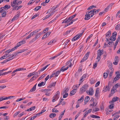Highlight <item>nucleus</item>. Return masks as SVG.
<instances>
[{"instance_id": "4c0bfd02", "label": "nucleus", "mask_w": 120, "mask_h": 120, "mask_svg": "<svg viewBox=\"0 0 120 120\" xmlns=\"http://www.w3.org/2000/svg\"><path fill=\"white\" fill-rule=\"evenodd\" d=\"M95 10V9L92 10L89 12L87 11L86 12V14H89L91 15L92 14H93L94 13V11Z\"/></svg>"}, {"instance_id": "a211bd4d", "label": "nucleus", "mask_w": 120, "mask_h": 120, "mask_svg": "<svg viewBox=\"0 0 120 120\" xmlns=\"http://www.w3.org/2000/svg\"><path fill=\"white\" fill-rule=\"evenodd\" d=\"M35 108H36V107L35 106H32V107H31L30 108H29V109H28L27 110H25V111H28L30 112L31 111L34 110L35 109Z\"/></svg>"}, {"instance_id": "13d9d810", "label": "nucleus", "mask_w": 120, "mask_h": 120, "mask_svg": "<svg viewBox=\"0 0 120 120\" xmlns=\"http://www.w3.org/2000/svg\"><path fill=\"white\" fill-rule=\"evenodd\" d=\"M113 73V72L112 71H111L109 74V79H111V77L112 75V74Z\"/></svg>"}, {"instance_id": "20e7f679", "label": "nucleus", "mask_w": 120, "mask_h": 120, "mask_svg": "<svg viewBox=\"0 0 120 120\" xmlns=\"http://www.w3.org/2000/svg\"><path fill=\"white\" fill-rule=\"evenodd\" d=\"M90 53V52H88L87 53L85 54L84 57L82 59L80 63L83 62L86 60L88 59Z\"/></svg>"}, {"instance_id": "69168bd1", "label": "nucleus", "mask_w": 120, "mask_h": 120, "mask_svg": "<svg viewBox=\"0 0 120 120\" xmlns=\"http://www.w3.org/2000/svg\"><path fill=\"white\" fill-rule=\"evenodd\" d=\"M120 116L118 115H117L116 116H115L114 118V120H117L118 118Z\"/></svg>"}, {"instance_id": "9b49d317", "label": "nucleus", "mask_w": 120, "mask_h": 120, "mask_svg": "<svg viewBox=\"0 0 120 120\" xmlns=\"http://www.w3.org/2000/svg\"><path fill=\"white\" fill-rule=\"evenodd\" d=\"M51 32H49L45 34L43 36L42 38V40L44 39L45 38L48 37V36L51 34Z\"/></svg>"}, {"instance_id": "49530a36", "label": "nucleus", "mask_w": 120, "mask_h": 120, "mask_svg": "<svg viewBox=\"0 0 120 120\" xmlns=\"http://www.w3.org/2000/svg\"><path fill=\"white\" fill-rule=\"evenodd\" d=\"M19 52H14V54L12 55V56H11V57H12V58H14L15 57H14V56H16L18 54H19Z\"/></svg>"}, {"instance_id": "cd10ccee", "label": "nucleus", "mask_w": 120, "mask_h": 120, "mask_svg": "<svg viewBox=\"0 0 120 120\" xmlns=\"http://www.w3.org/2000/svg\"><path fill=\"white\" fill-rule=\"evenodd\" d=\"M99 89L98 88L96 89L95 96L97 97H98V95L99 93Z\"/></svg>"}, {"instance_id": "c9c22d12", "label": "nucleus", "mask_w": 120, "mask_h": 120, "mask_svg": "<svg viewBox=\"0 0 120 120\" xmlns=\"http://www.w3.org/2000/svg\"><path fill=\"white\" fill-rule=\"evenodd\" d=\"M50 65V64H49L47 65H46L45 67H43L40 70L39 72H42L48 66Z\"/></svg>"}, {"instance_id": "603ef678", "label": "nucleus", "mask_w": 120, "mask_h": 120, "mask_svg": "<svg viewBox=\"0 0 120 120\" xmlns=\"http://www.w3.org/2000/svg\"><path fill=\"white\" fill-rule=\"evenodd\" d=\"M114 107V104H111L109 105V109H112Z\"/></svg>"}, {"instance_id": "2eb2a0df", "label": "nucleus", "mask_w": 120, "mask_h": 120, "mask_svg": "<svg viewBox=\"0 0 120 120\" xmlns=\"http://www.w3.org/2000/svg\"><path fill=\"white\" fill-rule=\"evenodd\" d=\"M120 39V37L119 36L118 38L117 39L116 42L114 44V49H115L116 47V46L118 42Z\"/></svg>"}, {"instance_id": "2f4dec72", "label": "nucleus", "mask_w": 120, "mask_h": 120, "mask_svg": "<svg viewBox=\"0 0 120 120\" xmlns=\"http://www.w3.org/2000/svg\"><path fill=\"white\" fill-rule=\"evenodd\" d=\"M13 59V58H12V57H10L8 58L5 60L3 61L4 62V63H5L6 62H7L10 61L11 60H12Z\"/></svg>"}, {"instance_id": "a18cd8bd", "label": "nucleus", "mask_w": 120, "mask_h": 120, "mask_svg": "<svg viewBox=\"0 0 120 120\" xmlns=\"http://www.w3.org/2000/svg\"><path fill=\"white\" fill-rule=\"evenodd\" d=\"M120 24H117L115 27V29L116 30H119L120 29Z\"/></svg>"}, {"instance_id": "f3484780", "label": "nucleus", "mask_w": 120, "mask_h": 120, "mask_svg": "<svg viewBox=\"0 0 120 120\" xmlns=\"http://www.w3.org/2000/svg\"><path fill=\"white\" fill-rule=\"evenodd\" d=\"M69 17L68 19L67 18L65 19L62 22V23H67L69 22L71 20V19H69Z\"/></svg>"}, {"instance_id": "0e129e2a", "label": "nucleus", "mask_w": 120, "mask_h": 120, "mask_svg": "<svg viewBox=\"0 0 120 120\" xmlns=\"http://www.w3.org/2000/svg\"><path fill=\"white\" fill-rule=\"evenodd\" d=\"M4 10L3 7H2L0 8V13H1L4 11Z\"/></svg>"}, {"instance_id": "bf43d9fd", "label": "nucleus", "mask_w": 120, "mask_h": 120, "mask_svg": "<svg viewBox=\"0 0 120 120\" xmlns=\"http://www.w3.org/2000/svg\"><path fill=\"white\" fill-rule=\"evenodd\" d=\"M27 49H23L20 50V51L18 52L19 53H22L23 52H24L25 51H27Z\"/></svg>"}, {"instance_id": "39448f33", "label": "nucleus", "mask_w": 120, "mask_h": 120, "mask_svg": "<svg viewBox=\"0 0 120 120\" xmlns=\"http://www.w3.org/2000/svg\"><path fill=\"white\" fill-rule=\"evenodd\" d=\"M18 4L17 3V0H14L13 2L11 3V7L14 8H17L18 7Z\"/></svg>"}, {"instance_id": "7c9ffc66", "label": "nucleus", "mask_w": 120, "mask_h": 120, "mask_svg": "<svg viewBox=\"0 0 120 120\" xmlns=\"http://www.w3.org/2000/svg\"><path fill=\"white\" fill-rule=\"evenodd\" d=\"M109 43L106 45L107 46L110 47V46H112V45L114 44V43L113 42L111 41H109Z\"/></svg>"}, {"instance_id": "6ab92c4d", "label": "nucleus", "mask_w": 120, "mask_h": 120, "mask_svg": "<svg viewBox=\"0 0 120 120\" xmlns=\"http://www.w3.org/2000/svg\"><path fill=\"white\" fill-rule=\"evenodd\" d=\"M8 57H9V56H8V54H6L2 56L0 58V60L4 59H5Z\"/></svg>"}, {"instance_id": "7ed1b4c3", "label": "nucleus", "mask_w": 120, "mask_h": 120, "mask_svg": "<svg viewBox=\"0 0 120 120\" xmlns=\"http://www.w3.org/2000/svg\"><path fill=\"white\" fill-rule=\"evenodd\" d=\"M88 87V85L86 84H85L80 88L79 91L80 93L82 94L85 92L87 89Z\"/></svg>"}, {"instance_id": "6e6d98bb", "label": "nucleus", "mask_w": 120, "mask_h": 120, "mask_svg": "<svg viewBox=\"0 0 120 120\" xmlns=\"http://www.w3.org/2000/svg\"><path fill=\"white\" fill-rule=\"evenodd\" d=\"M6 14V12L5 11H4L2 12V17H4L5 16Z\"/></svg>"}, {"instance_id": "f257e3e1", "label": "nucleus", "mask_w": 120, "mask_h": 120, "mask_svg": "<svg viewBox=\"0 0 120 120\" xmlns=\"http://www.w3.org/2000/svg\"><path fill=\"white\" fill-rule=\"evenodd\" d=\"M98 54L97 59H98V61L99 62L101 59V55L103 53V50H101L99 49L98 51Z\"/></svg>"}, {"instance_id": "4468645a", "label": "nucleus", "mask_w": 120, "mask_h": 120, "mask_svg": "<svg viewBox=\"0 0 120 120\" xmlns=\"http://www.w3.org/2000/svg\"><path fill=\"white\" fill-rule=\"evenodd\" d=\"M114 3H112L110 4L105 9L104 11L106 12L107 11L108 9L110 8H112V6L113 5Z\"/></svg>"}, {"instance_id": "f8f14e48", "label": "nucleus", "mask_w": 120, "mask_h": 120, "mask_svg": "<svg viewBox=\"0 0 120 120\" xmlns=\"http://www.w3.org/2000/svg\"><path fill=\"white\" fill-rule=\"evenodd\" d=\"M56 94L54 95L53 98L57 99L58 98L59 96L60 92L59 91H58L56 93Z\"/></svg>"}, {"instance_id": "f704fd0d", "label": "nucleus", "mask_w": 120, "mask_h": 120, "mask_svg": "<svg viewBox=\"0 0 120 120\" xmlns=\"http://www.w3.org/2000/svg\"><path fill=\"white\" fill-rule=\"evenodd\" d=\"M94 91L92 88H91L89 92V94L90 95H92L94 93Z\"/></svg>"}, {"instance_id": "ea45409f", "label": "nucleus", "mask_w": 120, "mask_h": 120, "mask_svg": "<svg viewBox=\"0 0 120 120\" xmlns=\"http://www.w3.org/2000/svg\"><path fill=\"white\" fill-rule=\"evenodd\" d=\"M36 74V72L35 71L33 73H30L29 75H28L27 76L28 77H30L33 76L34 75Z\"/></svg>"}, {"instance_id": "a19ab883", "label": "nucleus", "mask_w": 120, "mask_h": 120, "mask_svg": "<svg viewBox=\"0 0 120 120\" xmlns=\"http://www.w3.org/2000/svg\"><path fill=\"white\" fill-rule=\"evenodd\" d=\"M80 84H79L78 85H75L73 86V87L74 88V89H76V90L79 87Z\"/></svg>"}, {"instance_id": "e2e57ef3", "label": "nucleus", "mask_w": 120, "mask_h": 120, "mask_svg": "<svg viewBox=\"0 0 120 120\" xmlns=\"http://www.w3.org/2000/svg\"><path fill=\"white\" fill-rule=\"evenodd\" d=\"M76 16V14L72 16L69 17V19H71V20L73 19Z\"/></svg>"}, {"instance_id": "a878e982", "label": "nucleus", "mask_w": 120, "mask_h": 120, "mask_svg": "<svg viewBox=\"0 0 120 120\" xmlns=\"http://www.w3.org/2000/svg\"><path fill=\"white\" fill-rule=\"evenodd\" d=\"M108 67L110 68V69L112 70V63L110 61H108Z\"/></svg>"}, {"instance_id": "864d4df0", "label": "nucleus", "mask_w": 120, "mask_h": 120, "mask_svg": "<svg viewBox=\"0 0 120 120\" xmlns=\"http://www.w3.org/2000/svg\"><path fill=\"white\" fill-rule=\"evenodd\" d=\"M61 71H60V70L59 71H56L55 73V76L56 77L59 74V73L61 72Z\"/></svg>"}, {"instance_id": "774afa93", "label": "nucleus", "mask_w": 120, "mask_h": 120, "mask_svg": "<svg viewBox=\"0 0 120 120\" xmlns=\"http://www.w3.org/2000/svg\"><path fill=\"white\" fill-rule=\"evenodd\" d=\"M6 80L5 79H2L0 80V83H3L6 82Z\"/></svg>"}, {"instance_id": "4d7b16f0", "label": "nucleus", "mask_w": 120, "mask_h": 120, "mask_svg": "<svg viewBox=\"0 0 120 120\" xmlns=\"http://www.w3.org/2000/svg\"><path fill=\"white\" fill-rule=\"evenodd\" d=\"M97 104V102L96 101H94L93 103V107L95 106Z\"/></svg>"}, {"instance_id": "37998d69", "label": "nucleus", "mask_w": 120, "mask_h": 120, "mask_svg": "<svg viewBox=\"0 0 120 120\" xmlns=\"http://www.w3.org/2000/svg\"><path fill=\"white\" fill-rule=\"evenodd\" d=\"M119 85L118 83H117L115 85V87L114 86L113 87L112 89H114L115 90H116L117 88H118V86H119Z\"/></svg>"}, {"instance_id": "8fccbe9b", "label": "nucleus", "mask_w": 120, "mask_h": 120, "mask_svg": "<svg viewBox=\"0 0 120 120\" xmlns=\"http://www.w3.org/2000/svg\"><path fill=\"white\" fill-rule=\"evenodd\" d=\"M11 71H8L6 72H5L4 73H3L2 74V75H6L8 73H11Z\"/></svg>"}, {"instance_id": "412c9836", "label": "nucleus", "mask_w": 120, "mask_h": 120, "mask_svg": "<svg viewBox=\"0 0 120 120\" xmlns=\"http://www.w3.org/2000/svg\"><path fill=\"white\" fill-rule=\"evenodd\" d=\"M90 97L88 96H86L85 97L84 100L85 104H86L87 103V102L89 101L90 100Z\"/></svg>"}, {"instance_id": "680f3d73", "label": "nucleus", "mask_w": 120, "mask_h": 120, "mask_svg": "<svg viewBox=\"0 0 120 120\" xmlns=\"http://www.w3.org/2000/svg\"><path fill=\"white\" fill-rule=\"evenodd\" d=\"M99 110V109L95 107L94 109H93V111H94L96 112L98 111Z\"/></svg>"}, {"instance_id": "5fc2aeb1", "label": "nucleus", "mask_w": 120, "mask_h": 120, "mask_svg": "<svg viewBox=\"0 0 120 120\" xmlns=\"http://www.w3.org/2000/svg\"><path fill=\"white\" fill-rule=\"evenodd\" d=\"M92 34H91L87 38L86 41V43H87V42L89 39H90L91 37H92Z\"/></svg>"}, {"instance_id": "09e8293b", "label": "nucleus", "mask_w": 120, "mask_h": 120, "mask_svg": "<svg viewBox=\"0 0 120 120\" xmlns=\"http://www.w3.org/2000/svg\"><path fill=\"white\" fill-rule=\"evenodd\" d=\"M84 99V96H83L80 98V99H78V101H80L81 102H82Z\"/></svg>"}, {"instance_id": "4be33fe9", "label": "nucleus", "mask_w": 120, "mask_h": 120, "mask_svg": "<svg viewBox=\"0 0 120 120\" xmlns=\"http://www.w3.org/2000/svg\"><path fill=\"white\" fill-rule=\"evenodd\" d=\"M26 70L25 68H17L16 69V70H14L13 71V72H15L16 71H22V70Z\"/></svg>"}, {"instance_id": "58836bf2", "label": "nucleus", "mask_w": 120, "mask_h": 120, "mask_svg": "<svg viewBox=\"0 0 120 120\" xmlns=\"http://www.w3.org/2000/svg\"><path fill=\"white\" fill-rule=\"evenodd\" d=\"M90 116L91 117L93 118L98 119H99L100 118V117L98 116L95 115H91Z\"/></svg>"}, {"instance_id": "9d476101", "label": "nucleus", "mask_w": 120, "mask_h": 120, "mask_svg": "<svg viewBox=\"0 0 120 120\" xmlns=\"http://www.w3.org/2000/svg\"><path fill=\"white\" fill-rule=\"evenodd\" d=\"M115 33V37L111 36L109 39V40L111 41H114L116 39V38L117 35V33L116 32H114Z\"/></svg>"}, {"instance_id": "3c124183", "label": "nucleus", "mask_w": 120, "mask_h": 120, "mask_svg": "<svg viewBox=\"0 0 120 120\" xmlns=\"http://www.w3.org/2000/svg\"><path fill=\"white\" fill-rule=\"evenodd\" d=\"M96 6H94V5H92V6L89 7L87 9V10H89L91 9L92 8H96Z\"/></svg>"}, {"instance_id": "473e14b6", "label": "nucleus", "mask_w": 120, "mask_h": 120, "mask_svg": "<svg viewBox=\"0 0 120 120\" xmlns=\"http://www.w3.org/2000/svg\"><path fill=\"white\" fill-rule=\"evenodd\" d=\"M76 91V89H74L70 92V94L71 95H73L75 93Z\"/></svg>"}, {"instance_id": "de8ad7c7", "label": "nucleus", "mask_w": 120, "mask_h": 120, "mask_svg": "<svg viewBox=\"0 0 120 120\" xmlns=\"http://www.w3.org/2000/svg\"><path fill=\"white\" fill-rule=\"evenodd\" d=\"M55 12V11H53V10L51 11V10L50 9V11H49L50 14H49L50 15V16L54 14V12Z\"/></svg>"}, {"instance_id": "1a4fd4ad", "label": "nucleus", "mask_w": 120, "mask_h": 120, "mask_svg": "<svg viewBox=\"0 0 120 120\" xmlns=\"http://www.w3.org/2000/svg\"><path fill=\"white\" fill-rule=\"evenodd\" d=\"M115 62H113V64L115 65H117L119 61V57L117 56H116L114 59Z\"/></svg>"}, {"instance_id": "dca6fc26", "label": "nucleus", "mask_w": 120, "mask_h": 120, "mask_svg": "<svg viewBox=\"0 0 120 120\" xmlns=\"http://www.w3.org/2000/svg\"><path fill=\"white\" fill-rule=\"evenodd\" d=\"M119 100V98L117 97H115L113 98L112 99V101L109 102V103H111L112 102H114L117 101H118Z\"/></svg>"}, {"instance_id": "72a5a7b5", "label": "nucleus", "mask_w": 120, "mask_h": 120, "mask_svg": "<svg viewBox=\"0 0 120 120\" xmlns=\"http://www.w3.org/2000/svg\"><path fill=\"white\" fill-rule=\"evenodd\" d=\"M56 82H54L52 83L49 86V88H51L52 86H55L56 84Z\"/></svg>"}, {"instance_id": "b1692460", "label": "nucleus", "mask_w": 120, "mask_h": 120, "mask_svg": "<svg viewBox=\"0 0 120 120\" xmlns=\"http://www.w3.org/2000/svg\"><path fill=\"white\" fill-rule=\"evenodd\" d=\"M19 17V14H17L16 15H15L14 18L12 19L11 21H13L14 20L17 19Z\"/></svg>"}, {"instance_id": "e433bc0d", "label": "nucleus", "mask_w": 120, "mask_h": 120, "mask_svg": "<svg viewBox=\"0 0 120 120\" xmlns=\"http://www.w3.org/2000/svg\"><path fill=\"white\" fill-rule=\"evenodd\" d=\"M69 90V89L68 88V87H67V88L66 87L65 90L62 91V93L64 94V93H67V92Z\"/></svg>"}, {"instance_id": "bb28decb", "label": "nucleus", "mask_w": 120, "mask_h": 120, "mask_svg": "<svg viewBox=\"0 0 120 120\" xmlns=\"http://www.w3.org/2000/svg\"><path fill=\"white\" fill-rule=\"evenodd\" d=\"M36 85L37 84L34 86L33 87L30 91V92H33L35 90Z\"/></svg>"}, {"instance_id": "338daca9", "label": "nucleus", "mask_w": 120, "mask_h": 120, "mask_svg": "<svg viewBox=\"0 0 120 120\" xmlns=\"http://www.w3.org/2000/svg\"><path fill=\"white\" fill-rule=\"evenodd\" d=\"M91 110H92V109H89V110L88 111H86L85 112V113H86L87 114H88V113H90L91 112Z\"/></svg>"}, {"instance_id": "aec40b11", "label": "nucleus", "mask_w": 120, "mask_h": 120, "mask_svg": "<svg viewBox=\"0 0 120 120\" xmlns=\"http://www.w3.org/2000/svg\"><path fill=\"white\" fill-rule=\"evenodd\" d=\"M90 18V14H86L85 15V17L84 18L85 20H88Z\"/></svg>"}, {"instance_id": "393cba45", "label": "nucleus", "mask_w": 120, "mask_h": 120, "mask_svg": "<svg viewBox=\"0 0 120 120\" xmlns=\"http://www.w3.org/2000/svg\"><path fill=\"white\" fill-rule=\"evenodd\" d=\"M78 19L77 18H76L75 19H74L72 20L70 22H69V23H68L66 25H65V26H67L71 24H72L73 23V22H74L76 20H77Z\"/></svg>"}, {"instance_id": "423d86ee", "label": "nucleus", "mask_w": 120, "mask_h": 120, "mask_svg": "<svg viewBox=\"0 0 120 120\" xmlns=\"http://www.w3.org/2000/svg\"><path fill=\"white\" fill-rule=\"evenodd\" d=\"M26 42L25 41V40H22L20 42L18 43L15 46V47L17 49L21 45L24 44Z\"/></svg>"}, {"instance_id": "ddd939ff", "label": "nucleus", "mask_w": 120, "mask_h": 120, "mask_svg": "<svg viewBox=\"0 0 120 120\" xmlns=\"http://www.w3.org/2000/svg\"><path fill=\"white\" fill-rule=\"evenodd\" d=\"M72 60V59H70L65 64L66 66L68 65V66L71 67L72 65V63L71 62Z\"/></svg>"}, {"instance_id": "f03ea898", "label": "nucleus", "mask_w": 120, "mask_h": 120, "mask_svg": "<svg viewBox=\"0 0 120 120\" xmlns=\"http://www.w3.org/2000/svg\"><path fill=\"white\" fill-rule=\"evenodd\" d=\"M42 34V33L41 32H39L36 35L35 38L30 41V43L33 42L36 40Z\"/></svg>"}, {"instance_id": "c03bdc74", "label": "nucleus", "mask_w": 120, "mask_h": 120, "mask_svg": "<svg viewBox=\"0 0 120 120\" xmlns=\"http://www.w3.org/2000/svg\"><path fill=\"white\" fill-rule=\"evenodd\" d=\"M116 77L117 78H119V79L120 78V73L119 71L116 72Z\"/></svg>"}, {"instance_id": "c756f323", "label": "nucleus", "mask_w": 120, "mask_h": 120, "mask_svg": "<svg viewBox=\"0 0 120 120\" xmlns=\"http://www.w3.org/2000/svg\"><path fill=\"white\" fill-rule=\"evenodd\" d=\"M4 9L6 10H8L11 8V6L9 5H6L3 7Z\"/></svg>"}, {"instance_id": "0eeeda50", "label": "nucleus", "mask_w": 120, "mask_h": 120, "mask_svg": "<svg viewBox=\"0 0 120 120\" xmlns=\"http://www.w3.org/2000/svg\"><path fill=\"white\" fill-rule=\"evenodd\" d=\"M81 36V34H79V35H76L72 39V41H74L77 40L79 39Z\"/></svg>"}, {"instance_id": "79ce46f5", "label": "nucleus", "mask_w": 120, "mask_h": 120, "mask_svg": "<svg viewBox=\"0 0 120 120\" xmlns=\"http://www.w3.org/2000/svg\"><path fill=\"white\" fill-rule=\"evenodd\" d=\"M56 115V113H52L49 115V116L51 118H52L53 117L55 116Z\"/></svg>"}, {"instance_id": "6e6552de", "label": "nucleus", "mask_w": 120, "mask_h": 120, "mask_svg": "<svg viewBox=\"0 0 120 120\" xmlns=\"http://www.w3.org/2000/svg\"><path fill=\"white\" fill-rule=\"evenodd\" d=\"M16 49V48L15 46L13 48L11 49H9L8 50H7V51H5V53H6V54H8L9 53L11 52H12L14 51Z\"/></svg>"}, {"instance_id": "c85d7f7f", "label": "nucleus", "mask_w": 120, "mask_h": 120, "mask_svg": "<svg viewBox=\"0 0 120 120\" xmlns=\"http://www.w3.org/2000/svg\"><path fill=\"white\" fill-rule=\"evenodd\" d=\"M106 37V38L109 37L111 35V31L109 30L105 34Z\"/></svg>"}, {"instance_id": "5701e85b", "label": "nucleus", "mask_w": 120, "mask_h": 120, "mask_svg": "<svg viewBox=\"0 0 120 120\" xmlns=\"http://www.w3.org/2000/svg\"><path fill=\"white\" fill-rule=\"evenodd\" d=\"M14 96H10L8 97H6L5 98L4 97V96H3V97H1L2 99L3 100H7L9 99H11L12 98L14 97Z\"/></svg>"}, {"instance_id": "052dcab7", "label": "nucleus", "mask_w": 120, "mask_h": 120, "mask_svg": "<svg viewBox=\"0 0 120 120\" xmlns=\"http://www.w3.org/2000/svg\"><path fill=\"white\" fill-rule=\"evenodd\" d=\"M108 74L106 73H104V74L103 76L104 78H106L107 77Z\"/></svg>"}]
</instances>
